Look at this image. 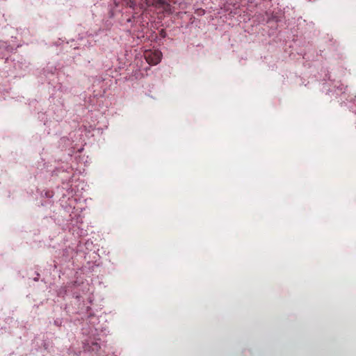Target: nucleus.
<instances>
[{"label":"nucleus","instance_id":"obj_1","mask_svg":"<svg viewBox=\"0 0 356 356\" xmlns=\"http://www.w3.org/2000/svg\"><path fill=\"white\" fill-rule=\"evenodd\" d=\"M127 5L134 10L138 8L140 10H146L151 6L165 9L168 6L166 0H129Z\"/></svg>","mask_w":356,"mask_h":356},{"label":"nucleus","instance_id":"obj_2","mask_svg":"<svg viewBox=\"0 0 356 356\" xmlns=\"http://www.w3.org/2000/svg\"><path fill=\"white\" fill-rule=\"evenodd\" d=\"M162 54L159 50H146L144 57L150 65H157L161 60Z\"/></svg>","mask_w":356,"mask_h":356},{"label":"nucleus","instance_id":"obj_3","mask_svg":"<svg viewBox=\"0 0 356 356\" xmlns=\"http://www.w3.org/2000/svg\"><path fill=\"white\" fill-rule=\"evenodd\" d=\"M93 346H96L97 348H99V345H98V343H93Z\"/></svg>","mask_w":356,"mask_h":356}]
</instances>
